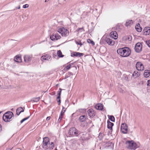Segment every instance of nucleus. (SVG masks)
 <instances>
[{"label": "nucleus", "instance_id": "nucleus-1", "mask_svg": "<svg viewBox=\"0 0 150 150\" xmlns=\"http://www.w3.org/2000/svg\"><path fill=\"white\" fill-rule=\"evenodd\" d=\"M117 52L121 57H127L130 54L131 51L129 48L125 47L118 49L117 50Z\"/></svg>", "mask_w": 150, "mask_h": 150}, {"label": "nucleus", "instance_id": "nucleus-2", "mask_svg": "<svg viewBox=\"0 0 150 150\" xmlns=\"http://www.w3.org/2000/svg\"><path fill=\"white\" fill-rule=\"evenodd\" d=\"M13 116L14 114L12 112H7L4 115L3 119L5 122H8L12 120V117Z\"/></svg>", "mask_w": 150, "mask_h": 150}, {"label": "nucleus", "instance_id": "nucleus-3", "mask_svg": "<svg viewBox=\"0 0 150 150\" xmlns=\"http://www.w3.org/2000/svg\"><path fill=\"white\" fill-rule=\"evenodd\" d=\"M125 144L127 147L129 149L135 150L138 147L136 143L132 140L127 141Z\"/></svg>", "mask_w": 150, "mask_h": 150}, {"label": "nucleus", "instance_id": "nucleus-4", "mask_svg": "<svg viewBox=\"0 0 150 150\" xmlns=\"http://www.w3.org/2000/svg\"><path fill=\"white\" fill-rule=\"evenodd\" d=\"M58 32L60 33L62 36L66 37L69 35V32L67 29L64 28H61L58 30Z\"/></svg>", "mask_w": 150, "mask_h": 150}, {"label": "nucleus", "instance_id": "nucleus-5", "mask_svg": "<svg viewBox=\"0 0 150 150\" xmlns=\"http://www.w3.org/2000/svg\"><path fill=\"white\" fill-rule=\"evenodd\" d=\"M50 142L49 138L45 137L43 138V144L42 147L44 150H47L49 148L48 146V143Z\"/></svg>", "mask_w": 150, "mask_h": 150}, {"label": "nucleus", "instance_id": "nucleus-6", "mask_svg": "<svg viewBox=\"0 0 150 150\" xmlns=\"http://www.w3.org/2000/svg\"><path fill=\"white\" fill-rule=\"evenodd\" d=\"M68 133L70 135H75L77 136L78 131L75 127H72L69 129Z\"/></svg>", "mask_w": 150, "mask_h": 150}, {"label": "nucleus", "instance_id": "nucleus-7", "mask_svg": "<svg viewBox=\"0 0 150 150\" xmlns=\"http://www.w3.org/2000/svg\"><path fill=\"white\" fill-rule=\"evenodd\" d=\"M142 45L140 42L137 43L135 45L134 49L136 52H140L142 50Z\"/></svg>", "mask_w": 150, "mask_h": 150}, {"label": "nucleus", "instance_id": "nucleus-8", "mask_svg": "<svg viewBox=\"0 0 150 150\" xmlns=\"http://www.w3.org/2000/svg\"><path fill=\"white\" fill-rule=\"evenodd\" d=\"M32 57V54L25 55L24 56V61L26 63H28L31 61Z\"/></svg>", "mask_w": 150, "mask_h": 150}, {"label": "nucleus", "instance_id": "nucleus-9", "mask_svg": "<svg viewBox=\"0 0 150 150\" xmlns=\"http://www.w3.org/2000/svg\"><path fill=\"white\" fill-rule=\"evenodd\" d=\"M121 129L122 133L126 134L127 132V126L126 123H123L121 124Z\"/></svg>", "mask_w": 150, "mask_h": 150}, {"label": "nucleus", "instance_id": "nucleus-10", "mask_svg": "<svg viewBox=\"0 0 150 150\" xmlns=\"http://www.w3.org/2000/svg\"><path fill=\"white\" fill-rule=\"evenodd\" d=\"M136 67L137 69L139 71H143L144 69L143 65L140 62H138L137 63Z\"/></svg>", "mask_w": 150, "mask_h": 150}, {"label": "nucleus", "instance_id": "nucleus-11", "mask_svg": "<svg viewBox=\"0 0 150 150\" xmlns=\"http://www.w3.org/2000/svg\"><path fill=\"white\" fill-rule=\"evenodd\" d=\"M61 38V36L58 33H53L50 36V39L52 41L57 40Z\"/></svg>", "mask_w": 150, "mask_h": 150}, {"label": "nucleus", "instance_id": "nucleus-12", "mask_svg": "<svg viewBox=\"0 0 150 150\" xmlns=\"http://www.w3.org/2000/svg\"><path fill=\"white\" fill-rule=\"evenodd\" d=\"M107 43L110 45H113L115 44V42L113 40L108 38H106L105 40Z\"/></svg>", "mask_w": 150, "mask_h": 150}, {"label": "nucleus", "instance_id": "nucleus-13", "mask_svg": "<svg viewBox=\"0 0 150 150\" xmlns=\"http://www.w3.org/2000/svg\"><path fill=\"white\" fill-rule=\"evenodd\" d=\"M41 59L42 61L43 60L50 61L51 59V56L49 54H48L43 55L41 57Z\"/></svg>", "mask_w": 150, "mask_h": 150}, {"label": "nucleus", "instance_id": "nucleus-14", "mask_svg": "<svg viewBox=\"0 0 150 150\" xmlns=\"http://www.w3.org/2000/svg\"><path fill=\"white\" fill-rule=\"evenodd\" d=\"M87 112L88 115L90 117H93L95 115V111L92 108L89 109Z\"/></svg>", "mask_w": 150, "mask_h": 150}, {"label": "nucleus", "instance_id": "nucleus-15", "mask_svg": "<svg viewBox=\"0 0 150 150\" xmlns=\"http://www.w3.org/2000/svg\"><path fill=\"white\" fill-rule=\"evenodd\" d=\"M110 37L114 39H116L118 37V35L115 31H113L110 32Z\"/></svg>", "mask_w": 150, "mask_h": 150}, {"label": "nucleus", "instance_id": "nucleus-16", "mask_svg": "<svg viewBox=\"0 0 150 150\" xmlns=\"http://www.w3.org/2000/svg\"><path fill=\"white\" fill-rule=\"evenodd\" d=\"M143 32L145 35H149L150 33V27H145L144 29Z\"/></svg>", "mask_w": 150, "mask_h": 150}, {"label": "nucleus", "instance_id": "nucleus-17", "mask_svg": "<svg viewBox=\"0 0 150 150\" xmlns=\"http://www.w3.org/2000/svg\"><path fill=\"white\" fill-rule=\"evenodd\" d=\"M83 55V54L79 52H74L71 54V56L73 57H80Z\"/></svg>", "mask_w": 150, "mask_h": 150}, {"label": "nucleus", "instance_id": "nucleus-18", "mask_svg": "<svg viewBox=\"0 0 150 150\" xmlns=\"http://www.w3.org/2000/svg\"><path fill=\"white\" fill-rule=\"evenodd\" d=\"M107 122L108 124V128L110 130H112V127L114 125V124L110 122V121L108 120H107Z\"/></svg>", "mask_w": 150, "mask_h": 150}, {"label": "nucleus", "instance_id": "nucleus-19", "mask_svg": "<svg viewBox=\"0 0 150 150\" xmlns=\"http://www.w3.org/2000/svg\"><path fill=\"white\" fill-rule=\"evenodd\" d=\"M95 108L97 110H102L103 109V106L102 104H98L95 105Z\"/></svg>", "mask_w": 150, "mask_h": 150}, {"label": "nucleus", "instance_id": "nucleus-20", "mask_svg": "<svg viewBox=\"0 0 150 150\" xmlns=\"http://www.w3.org/2000/svg\"><path fill=\"white\" fill-rule=\"evenodd\" d=\"M144 75L145 77H148L150 75V69L149 70H145L144 74Z\"/></svg>", "mask_w": 150, "mask_h": 150}, {"label": "nucleus", "instance_id": "nucleus-21", "mask_svg": "<svg viewBox=\"0 0 150 150\" xmlns=\"http://www.w3.org/2000/svg\"><path fill=\"white\" fill-rule=\"evenodd\" d=\"M23 109L21 107L18 108L16 111V113L18 115H19L22 112H24Z\"/></svg>", "mask_w": 150, "mask_h": 150}, {"label": "nucleus", "instance_id": "nucleus-22", "mask_svg": "<svg viewBox=\"0 0 150 150\" xmlns=\"http://www.w3.org/2000/svg\"><path fill=\"white\" fill-rule=\"evenodd\" d=\"M133 22V21L132 20H127L126 21L125 25L126 27H128L132 24Z\"/></svg>", "mask_w": 150, "mask_h": 150}, {"label": "nucleus", "instance_id": "nucleus-23", "mask_svg": "<svg viewBox=\"0 0 150 150\" xmlns=\"http://www.w3.org/2000/svg\"><path fill=\"white\" fill-rule=\"evenodd\" d=\"M14 60L15 62H21L22 61L21 57L17 56H16Z\"/></svg>", "mask_w": 150, "mask_h": 150}, {"label": "nucleus", "instance_id": "nucleus-24", "mask_svg": "<svg viewBox=\"0 0 150 150\" xmlns=\"http://www.w3.org/2000/svg\"><path fill=\"white\" fill-rule=\"evenodd\" d=\"M86 118L85 115H83L80 117L79 118V120L81 122H84L86 120Z\"/></svg>", "mask_w": 150, "mask_h": 150}, {"label": "nucleus", "instance_id": "nucleus-25", "mask_svg": "<svg viewBox=\"0 0 150 150\" xmlns=\"http://www.w3.org/2000/svg\"><path fill=\"white\" fill-rule=\"evenodd\" d=\"M126 41H129L132 40V37L131 36H127L125 37L124 38Z\"/></svg>", "mask_w": 150, "mask_h": 150}, {"label": "nucleus", "instance_id": "nucleus-26", "mask_svg": "<svg viewBox=\"0 0 150 150\" xmlns=\"http://www.w3.org/2000/svg\"><path fill=\"white\" fill-rule=\"evenodd\" d=\"M135 29L138 32H140L142 30V28L140 26L139 24L138 25H137L135 26Z\"/></svg>", "mask_w": 150, "mask_h": 150}, {"label": "nucleus", "instance_id": "nucleus-27", "mask_svg": "<svg viewBox=\"0 0 150 150\" xmlns=\"http://www.w3.org/2000/svg\"><path fill=\"white\" fill-rule=\"evenodd\" d=\"M57 54L58 56L60 57H64V55L62 54V53L60 50H59L57 52Z\"/></svg>", "mask_w": 150, "mask_h": 150}, {"label": "nucleus", "instance_id": "nucleus-28", "mask_svg": "<svg viewBox=\"0 0 150 150\" xmlns=\"http://www.w3.org/2000/svg\"><path fill=\"white\" fill-rule=\"evenodd\" d=\"M108 118L112 122H115V118L113 115H108Z\"/></svg>", "mask_w": 150, "mask_h": 150}, {"label": "nucleus", "instance_id": "nucleus-29", "mask_svg": "<svg viewBox=\"0 0 150 150\" xmlns=\"http://www.w3.org/2000/svg\"><path fill=\"white\" fill-rule=\"evenodd\" d=\"M59 91H58L57 95H58V96H57V100H58V99L60 98V96H61V93L62 89L61 88H59Z\"/></svg>", "mask_w": 150, "mask_h": 150}, {"label": "nucleus", "instance_id": "nucleus-30", "mask_svg": "<svg viewBox=\"0 0 150 150\" xmlns=\"http://www.w3.org/2000/svg\"><path fill=\"white\" fill-rule=\"evenodd\" d=\"M140 75V73L137 71H135L133 74V76H135V78L138 77Z\"/></svg>", "mask_w": 150, "mask_h": 150}, {"label": "nucleus", "instance_id": "nucleus-31", "mask_svg": "<svg viewBox=\"0 0 150 150\" xmlns=\"http://www.w3.org/2000/svg\"><path fill=\"white\" fill-rule=\"evenodd\" d=\"M40 98V97L34 98H33L32 101L34 102H37L39 100Z\"/></svg>", "mask_w": 150, "mask_h": 150}, {"label": "nucleus", "instance_id": "nucleus-32", "mask_svg": "<svg viewBox=\"0 0 150 150\" xmlns=\"http://www.w3.org/2000/svg\"><path fill=\"white\" fill-rule=\"evenodd\" d=\"M87 42L88 43L92 44L93 45H95L94 42L89 39L87 40Z\"/></svg>", "mask_w": 150, "mask_h": 150}, {"label": "nucleus", "instance_id": "nucleus-33", "mask_svg": "<svg viewBox=\"0 0 150 150\" xmlns=\"http://www.w3.org/2000/svg\"><path fill=\"white\" fill-rule=\"evenodd\" d=\"M79 111L82 113H84L86 112V109H79L78 110Z\"/></svg>", "mask_w": 150, "mask_h": 150}, {"label": "nucleus", "instance_id": "nucleus-34", "mask_svg": "<svg viewBox=\"0 0 150 150\" xmlns=\"http://www.w3.org/2000/svg\"><path fill=\"white\" fill-rule=\"evenodd\" d=\"M65 108L64 107H63V108L60 112V115H63L64 113L65 112Z\"/></svg>", "mask_w": 150, "mask_h": 150}, {"label": "nucleus", "instance_id": "nucleus-35", "mask_svg": "<svg viewBox=\"0 0 150 150\" xmlns=\"http://www.w3.org/2000/svg\"><path fill=\"white\" fill-rule=\"evenodd\" d=\"M70 64L66 67V70H68L71 67V64Z\"/></svg>", "mask_w": 150, "mask_h": 150}, {"label": "nucleus", "instance_id": "nucleus-36", "mask_svg": "<svg viewBox=\"0 0 150 150\" xmlns=\"http://www.w3.org/2000/svg\"><path fill=\"white\" fill-rule=\"evenodd\" d=\"M123 78H124V79L126 81H128V78L126 74L123 75Z\"/></svg>", "mask_w": 150, "mask_h": 150}, {"label": "nucleus", "instance_id": "nucleus-37", "mask_svg": "<svg viewBox=\"0 0 150 150\" xmlns=\"http://www.w3.org/2000/svg\"><path fill=\"white\" fill-rule=\"evenodd\" d=\"M146 44H147L148 46L150 47V40L146 41Z\"/></svg>", "mask_w": 150, "mask_h": 150}, {"label": "nucleus", "instance_id": "nucleus-38", "mask_svg": "<svg viewBox=\"0 0 150 150\" xmlns=\"http://www.w3.org/2000/svg\"><path fill=\"white\" fill-rule=\"evenodd\" d=\"M80 30H82L83 31H84V30L83 28V27H82L81 28H78L76 30L77 31H79Z\"/></svg>", "mask_w": 150, "mask_h": 150}, {"label": "nucleus", "instance_id": "nucleus-39", "mask_svg": "<svg viewBox=\"0 0 150 150\" xmlns=\"http://www.w3.org/2000/svg\"><path fill=\"white\" fill-rule=\"evenodd\" d=\"M28 6H29V5L28 4H25L23 6V8H28Z\"/></svg>", "mask_w": 150, "mask_h": 150}, {"label": "nucleus", "instance_id": "nucleus-40", "mask_svg": "<svg viewBox=\"0 0 150 150\" xmlns=\"http://www.w3.org/2000/svg\"><path fill=\"white\" fill-rule=\"evenodd\" d=\"M49 144H50V145L52 146L51 147H54V144L52 142H51L50 144L49 142Z\"/></svg>", "mask_w": 150, "mask_h": 150}, {"label": "nucleus", "instance_id": "nucleus-41", "mask_svg": "<svg viewBox=\"0 0 150 150\" xmlns=\"http://www.w3.org/2000/svg\"><path fill=\"white\" fill-rule=\"evenodd\" d=\"M30 117V116H29L27 117L23 118V121L24 122L25 120H28V119H29V118Z\"/></svg>", "mask_w": 150, "mask_h": 150}, {"label": "nucleus", "instance_id": "nucleus-42", "mask_svg": "<svg viewBox=\"0 0 150 150\" xmlns=\"http://www.w3.org/2000/svg\"><path fill=\"white\" fill-rule=\"evenodd\" d=\"M57 103L59 105L61 103V100L60 98L58 99V100H57Z\"/></svg>", "mask_w": 150, "mask_h": 150}, {"label": "nucleus", "instance_id": "nucleus-43", "mask_svg": "<svg viewBox=\"0 0 150 150\" xmlns=\"http://www.w3.org/2000/svg\"><path fill=\"white\" fill-rule=\"evenodd\" d=\"M147 85L150 86V79L147 81Z\"/></svg>", "mask_w": 150, "mask_h": 150}, {"label": "nucleus", "instance_id": "nucleus-44", "mask_svg": "<svg viewBox=\"0 0 150 150\" xmlns=\"http://www.w3.org/2000/svg\"><path fill=\"white\" fill-rule=\"evenodd\" d=\"M53 57L54 58H58V56L56 54H53Z\"/></svg>", "mask_w": 150, "mask_h": 150}, {"label": "nucleus", "instance_id": "nucleus-45", "mask_svg": "<svg viewBox=\"0 0 150 150\" xmlns=\"http://www.w3.org/2000/svg\"><path fill=\"white\" fill-rule=\"evenodd\" d=\"M80 42H81V41H79V42L76 41V44L78 45H79V44H80Z\"/></svg>", "mask_w": 150, "mask_h": 150}, {"label": "nucleus", "instance_id": "nucleus-46", "mask_svg": "<svg viewBox=\"0 0 150 150\" xmlns=\"http://www.w3.org/2000/svg\"><path fill=\"white\" fill-rule=\"evenodd\" d=\"M63 115H60L59 117V119L62 120L63 118Z\"/></svg>", "mask_w": 150, "mask_h": 150}, {"label": "nucleus", "instance_id": "nucleus-47", "mask_svg": "<svg viewBox=\"0 0 150 150\" xmlns=\"http://www.w3.org/2000/svg\"><path fill=\"white\" fill-rule=\"evenodd\" d=\"M50 117L49 116L47 117L46 119V120L47 121H48L50 120Z\"/></svg>", "mask_w": 150, "mask_h": 150}, {"label": "nucleus", "instance_id": "nucleus-48", "mask_svg": "<svg viewBox=\"0 0 150 150\" xmlns=\"http://www.w3.org/2000/svg\"><path fill=\"white\" fill-rule=\"evenodd\" d=\"M120 92L122 93H123L124 92V91L121 88L120 89Z\"/></svg>", "mask_w": 150, "mask_h": 150}, {"label": "nucleus", "instance_id": "nucleus-49", "mask_svg": "<svg viewBox=\"0 0 150 150\" xmlns=\"http://www.w3.org/2000/svg\"><path fill=\"white\" fill-rule=\"evenodd\" d=\"M2 130V128L1 125L0 124V132H1Z\"/></svg>", "mask_w": 150, "mask_h": 150}, {"label": "nucleus", "instance_id": "nucleus-50", "mask_svg": "<svg viewBox=\"0 0 150 150\" xmlns=\"http://www.w3.org/2000/svg\"><path fill=\"white\" fill-rule=\"evenodd\" d=\"M61 120H61V119H59L58 120V122H61Z\"/></svg>", "mask_w": 150, "mask_h": 150}, {"label": "nucleus", "instance_id": "nucleus-51", "mask_svg": "<svg viewBox=\"0 0 150 150\" xmlns=\"http://www.w3.org/2000/svg\"><path fill=\"white\" fill-rule=\"evenodd\" d=\"M16 8H17V9H20V6H19L18 7H16Z\"/></svg>", "mask_w": 150, "mask_h": 150}, {"label": "nucleus", "instance_id": "nucleus-52", "mask_svg": "<svg viewBox=\"0 0 150 150\" xmlns=\"http://www.w3.org/2000/svg\"><path fill=\"white\" fill-rule=\"evenodd\" d=\"M24 121H23V120L22 119V120H21V121L20 123H22Z\"/></svg>", "mask_w": 150, "mask_h": 150}, {"label": "nucleus", "instance_id": "nucleus-53", "mask_svg": "<svg viewBox=\"0 0 150 150\" xmlns=\"http://www.w3.org/2000/svg\"><path fill=\"white\" fill-rule=\"evenodd\" d=\"M79 45H80V46H81L82 45H83V44L81 43V42H80V44Z\"/></svg>", "mask_w": 150, "mask_h": 150}, {"label": "nucleus", "instance_id": "nucleus-54", "mask_svg": "<svg viewBox=\"0 0 150 150\" xmlns=\"http://www.w3.org/2000/svg\"><path fill=\"white\" fill-rule=\"evenodd\" d=\"M49 1V0H45V2H47L48 1Z\"/></svg>", "mask_w": 150, "mask_h": 150}, {"label": "nucleus", "instance_id": "nucleus-55", "mask_svg": "<svg viewBox=\"0 0 150 150\" xmlns=\"http://www.w3.org/2000/svg\"><path fill=\"white\" fill-rule=\"evenodd\" d=\"M68 77H69V76H66L65 77V79H66V78H67Z\"/></svg>", "mask_w": 150, "mask_h": 150}, {"label": "nucleus", "instance_id": "nucleus-56", "mask_svg": "<svg viewBox=\"0 0 150 150\" xmlns=\"http://www.w3.org/2000/svg\"><path fill=\"white\" fill-rule=\"evenodd\" d=\"M11 149H10V148H8V149H7L6 150H11Z\"/></svg>", "mask_w": 150, "mask_h": 150}, {"label": "nucleus", "instance_id": "nucleus-57", "mask_svg": "<svg viewBox=\"0 0 150 150\" xmlns=\"http://www.w3.org/2000/svg\"><path fill=\"white\" fill-rule=\"evenodd\" d=\"M112 146H113L114 145V144H113L112 143Z\"/></svg>", "mask_w": 150, "mask_h": 150}, {"label": "nucleus", "instance_id": "nucleus-58", "mask_svg": "<svg viewBox=\"0 0 150 150\" xmlns=\"http://www.w3.org/2000/svg\"><path fill=\"white\" fill-rule=\"evenodd\" d=\"M103 48H104V49H105V47H103Z\"/></svg>", "mask_w": 150, "mask_h": 150}, {"label": "nucleus", "instance_id": "nucleus-59", "mask_svg": "<svg viewBox=\"0 0 150 150\" xmlns=\"http://www.w3.org/2000/svg\"><path fill=\"white\" fill-rule=\"evenodd\" d=\"M1 112H0V114H1Z\"/></svg>", "mask_w": 150, "mask_h": 150}]
</instances>
